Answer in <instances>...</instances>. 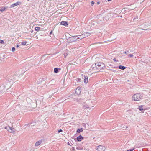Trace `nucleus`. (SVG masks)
Segmentation results:
<instances>
[{
    "label": "nucleus",
    "instance_id": "29",
    "mask_svg": "<svg viewBox=\"0 0 151 151\" xmlns=\"http://www.w3.org/2000/svg\"><path fill=\"white\" fill-rule=\"evenodd\" d=\"M15 48L14 47H12V52H14V51H15Z\"/></svg>",
    "mask_w": 151,
    "mask_h": 151
},
{
    "label": "nucleus",
    "instance_id": "25",
    "mask_svg": "<svg viewBox=\"0 0 151 151\" xmlns=\"http://www.w3.org/2000/svg\"><path fill=\"white\" fill-rule=\"evenodd\" d=\"M4 41L1 40L0 39V43L1 44H3L4 43Z\"/></svg>",
    "mask_w": 151,
    "mask_h": 151
},
{
    "label": "nucleus",
    "instance_id": "32",
    "mask_svg": "<svg viewBox=\"0 0 151 151\" xmlns=\"http://www.w3.org/2000/svg\"><path fill=\"white\" fill-rule=\"evenodd\" d=\"M63 131V130L62 129H59L58 131V133H60V132H62Z\"/></svg>",
    "mask_w": 151,
    "mask_h": 151
},
{
    "label": "nucleus",
    "instance_id": "8",
    "mask_svg": "<svg viewBox=\"0 0 151 151\" xmlns=\"http://www.w3.org/2000/svg\"><path fill=\"white\" fill-rule=\"evenodd\" d=\"M60 24L64 26H67L68 25V22L67 21H62L61 22Z\"/></svg>",
    "mask_w": 151,
    "mask_h": 151
},
{
    "label": "nucleus",
    "instance_id": "27",
    "mask_svg": "<svg viewBox=\"0 0 151 151\" xmlns=\"http://www.w3.org/2000/svg\"><path fill=\"white\" fill-rule=\"evenodd\" d=\"M83 107H84L85 108H89V106L88 105L84 106Z\"/></svg>",
    "mask_w": 151,
    "mask_h": 151
},
{
    "label": "nucleus",
    "instance_id": "23",
    "mask_svg": "<svg viewBox=\"0 0 151 151\" xmlns=\"http://www.w3.org/2000/svg\"><path fill=\"white\" fill-rule=\"evenodd\" d=\"M26 43L27 42L24 41L22 42L21 45H24L26 44Z\"/></svg>",
    "mask_w": 151,
    "mask_h": 151
},
{
    "label": "nucleus",
    "instance_id": "22",
    "mask_svg": "<svg viewBox=\"0 0 151 151\" xmlns=\"http://www.w3.org/2000/svg\"><path fill=\"white\" fill-rule=\"evenodd\" d=\"M76 149L77 150H83V148L80 147H76Z\"/></svg>",
    "mask_w": 151,
    "mask_h": 151
},
{
    "label": "nucleus",
    "instance_id": "13",
    "mask_svg": "<svg viewBox=\"0 0 151 151\" xmlns=\"http://www.w3.org/2000/svg\"><path fill=\"white\" fill-rule=\"evenodd\" d=\"M117 68H119V69L123 70L125 69L126 68V67L123 66L119 65L118 67Z\"/></svg>",
    "mask_w": 151,
    "mask_h": 151
},
{
    "label": "nucleus",
    "instance_id": "4",
    "mask_svg": "<svg viewBox=\"0 0 151 151\" xmlns=\"http://www.w3.org/2000/svg\"><path fill=\"white\" fill-rule=\"evenodd\" d=\"M95 65H97L98 68L100 69L103 68V67H104V64L102 62H98L95 63Z\"/></svg>",
    "mask_w": 151,
    "mask_h": 151
},
{
    "label": "nucleus",
    "instance_id": "36",
    "mask_svg": "<svg viewBox=\"0 0 151 151\" xmlns=\"http://www.w3.org/2000/svg\"><path fill=\"white\" fill-rule=\"evenodd\" d=\"M113 60H114V61H117V62H118V60H116L115 58H114V59H113Z\"/></svg>",
    "mask_w": 151,
    "mask_h": 151
},
{
    "label": "nucleus",
    "instance_id": "28",
    "mask_svg": "<svg viewBox=\"0 0 151 151\" xmlns=\"http://www.w3.org/2000/svg\"><path fill=\"white\" fill-rule=\"evenodd\" d=\"M134 149V148H133V149L128 150H127V151H132Z\"/></svg>",
    "mask_w": 151,
    "mask_h": 151
},
{
    "label": "nucleus",
    "instance_id": "7",
    "mask_svg": "<svg viewBox=\"0 0 151 151\" xmlns=\"http://www.w3.org/2000/svg\"><path fill=\"white\" fill-rule=\"evenodd\" d=\"M81 88L79 87H77L76 89V93H77L78 95L80 94L81 93Z\"/></svg>",
    "mask_w": 151,
    "mask_h": 151
},
{
    "label": "nucleus",
    "instance_id": "17",
    "mask_svg": "<svg viewBox=\"0 0 151 151\" xmlns=\"http://www.w3.org/2000/svg\"><path fill=\"white\" fill-rule=\"evenodd\" d=\"M68 53L67 51H64L63 53V55L64 56L65 58H66V56L68 55Z\"/></svg>",
    "mask_w": 151,
    "mask_h": 151
},
{
    "label": "nucleus",
    "instance_id": "11",
    "mask_svg": "<svg viewBox=\"0 0 151 151\" xmlns=\"http://www.w3.org/2000/svg\"><path fill=\"white\" fill-rule=\"evenodd\" d=\"M84 38L87 37L90 35V33L88 32L84 33L83 34Z\"/></svg>",
    "mask_w": 151,
    "mask_h": 151
},
{
    "label": "nucleus",
    "instance_id": "39",
    "mask_svg": "<svg viewBox=\"0 0 151 151\" xmlns=\"http://www.w3.org/2000/svg\"><path fill=\"white\" fill-rule=\"evenodd\" d=\"M72 149H73V150H75V148H74V147H72Z\"/></svg>",
    "mask_w": 151,
    "mask_h": 151
},
{
    "label": "nucleus",
    "instance_id": "16",
    "mask_svg": "<svg viewBox=\"0 0 151 151\" xmlns=\"http://www.w3.org/2000/svg\"><path fill=\"white\" fill-rule=\"evenodd\" d=\"M83 131V128H81V129H78L77 130V133H80Z\"/></svg>",
    "mask_w": 151,
    "mask_h": 151
},
{
    "label": "nucleus",
    "instance_id": "38",
    "mask_svg": "<svg viewBox=\"0 0 151 151\" xmlns=\"http://www.w3.org/2000/svg\"><path fill=\"white\" fill-rule=\"evenodd\" d=\"M100 2H99V1H98V2H97V4L98 5V4H100Z\"/></svg>",
    "mask_w": 151,
    "mask_h": 151
},
{
    "label": "nucleus",
    "instance_id": "2",
    "mask_svg": "<svg viewBox=\"0 0 151 151\" xmlns=\"http://www.w3.org/2000/svg\"><path fill=\"white\" fill-rule=\"evenodd\" d=\"M74 42H76L75 36H73L71 37H69L67 39V42L68 43H70Z\"/></svg>",
    "mask_w": 151,
    "mask_h": 151
},
{
    "label": "nucleus",
    "instance_id": "20",
    "mask_svg": "<svg viewBox=\"0 0 151 151\" xmlns=\"http://www.w3.org/2000/svg\"><path fill=\"white\" fill-rule=\"evenodd\" d=\"M5 7H2L0 9V11L1 12H3L5 10Z\"/></svg>",
    "mask_w": 151,
    "mask_h": 151
},
{
    "label": "nucleus",
    "instance_id": "37",
    "mask_svg": "<svg viewBox=\"0 0 151 151\" xmlns=\"http://www.w3.org/2000/svg\"><path fill=\"white\" fill-rule=\"evenodd\" d=\"M150 26V27H149V29H151V24L149 25Z\"/></svg>",
    "mask_w": 151,
    "mask_h": 151
},
{
    "label": "nucleus",
    "instance_id": "41",
    "mask_svg": "<svg viewBox=\"0 0 151 151\" xmlns=\"http://www.w3.org/2000/svg\"><path fill=\"white\" fill-rule=\"evenodd\" d=\"M33 30H32L31 31V33H32L33 32Z\"/></svg>",
    "mask_w": 151,
    "mask_h": 151
},
{
    "label": "nucleus",
    "instance_id": "19",
    "mask_svg": "<svg viewBox=\"0 0 151 151\" xmlns=\"http://www.w3.org/2000/svg\"><path fill=\"white\" fill-rule=\"evenodd\" d=\"M40 29V27H36L35 28V29L36 31H39Z\"/></svg>",
    "mask_w": 151,
    "mask_h": 151
},
{
    "label": "nucleus",
    "instance_id": "1",
    "mask_svg": "<svg viewBox=\"0 0 151 151\" xmlns=\"http://www.w3.org/2000/svg\"><path fill=\"white\" fill-rule=\"evenodd\" d=\"M142 98V96L139 93H137L134 95L132 97L133 100L134 101H139Z\"/></svg>",
    "mask_w": 151,
    "mask_h": 151
},
{
    "label": "nucleus",
    "instance_id": "43",
    "mask_svg": "<svg viewBox=\"0 0 151 151\" xmlns=\"http://www.w3.org/2000/svg\"><path fill=\"white\" fill-rule=\"evenodd\" d=\"M111 0H108V1H111Z\"/></svg>",
    "mask_w": 151,
    "mask_h": 151
},
{
    "label": "nucleus",
    "instance_id": "12",
    "mask_svg": "<svg viewBox=\"0 0 151 151\" xmlns=\"http://www.w3.org/2000/svg\"><path fill=\"white\" fill-rule=\"evenodd\" d=\"M84 83L86 84L88 83V77L86 76H84Z\"/></svg>",
    "mask_w": 151,
    "mask_h": 151
},
{
    "label": "nucleus",
    "instance_id": "35",
    "mask_svg": "<svg viewBox=\"0 0 151 151\" xmlns=\"http://www.w3.org/2000/svg\"><path fill=\"white\" fill-rule=\"evenodd\" d=\"M29 124H25L24 125V127H25H25H27V126H28Z\"/></svg>",
    "mask_w": 151,
    "mask_h": 151
},
{
    "label": "nucleus",
    "instance_id": "9",
    "mask_svg": "<svg viewBox=\"0 0 151 151\" xmlns=\"http://www.w3.org/2000/svg\"><path fill=\"white\" fill-rule=\"evenodd\" d=\"M83 139V137L81 135H80L77 137L76 139L78 141H81Z\"/></svg>",
    "mask_w": 151,
    "mask_h": 151
},
{
    "label": "nucleus",
    "instance_id": "3",
    "mask_svg": "<svg viewBox=\"0 0 151 151\" xmlns=\"http://www.w3.org/2000/svg\"><path fill=\"white\" fill-rule=\"evenodd\" d=\"M96 149L98 151H104L105 147L102 145H99L96 147Z\"/></svg>",
    "mask_w": 151,
    "mask_h": 151
},
{
    "label": "nucleus",
    "instance_id": "42",
    "mask_svg": "<svg viewBox=\"0 0 151 151\" xmlns=\"http://www.w3.org/2000/svg\"><path fill=\"white\" fill-rule=\"evenodd\" d=\"M52 31H51V32H50V34H52Z\"/></svg>",
    "mask_w": 151,
    "mask_h": 151
},
{
    "label": "nucleus",
    "instance_id": "5",
    "mask_svg": "<svg viewBox=\"0 0 151 151\" xmlns=\"http://www.w3.org/2000/svg\"><path fill=\"white\" fill-rule=\"evenodd\" d=\"M4 128L6 129L9 132L13 133H14L15 131L14 130V129H12V128L9 126L8 127H5Z\"/></svg>",
    "mask_w": 151,
    "mask_h": 151
},
{
    "label": "nucleus",
    "instance_id": "21",
    "mask_svg": "<svg viewBox=\"0 0 151 151\" xmlns=\"http://www.w3.org/2000/svg\"><path fill=\"white\" fill-rule=\"evenodd\" d=\"M79 38H80V39L81 40L82 39L84 38V37H83V36L82 35H79Z\"/></svg>",
    "mask_w": 151,
    "mask_h": 151
},
{
    "label": "nucleus",
    "instance_id": "44",
    "mask_svg": "<svg viewBox=\"0 0 151 151\" xmlns=\"http://www.w3.org/2000/svg\"><path fill=\"white\" fill-rule=\"evenodd\" d=\"M124 10V9H123L122 10V11H123Z\"/></svg>",
    "mask_w": 151,
    "mask_h": 151
},
{
    "label": "nucleus",
    "instance_id": "14",
    "mask_svg": "<svg viewBox=\"0 0 151 151\" xmlns=\"http://www.w3.org/2000/svg\"><path fill=\"white\" fill-rule=\"evenodd\" d=\"M142 105L140 106L139 107V109L140 111H141L142 112H144V109L142 108L143 107Z\"/></svg>",
    "mask_w": 151,
    "mask_h": 151
},
{
    "label": "nucleus",
    "instance_id": "24",
    "mask_svg": "<svg viewBox=\"0 0 151 151\" xmlns=\"http://www.w3.org/2000/svg\"><path fill=\"white\" fill-rule=\"evenodd\" d=\"M76 81H77V82H80L81 81V79L80 78H77V79H76Z\"/></svg>",
    "mask_w": 151,
    "mask_h": 151
},
{
    "label": "nucleus",
    "instance_id": "15",
    "mask_svg": "<svg viewBox=\"0 0 151 151\" xmlns=\"http://www.w3.org/2000/svg\"><path fill=\"white\" fill-rule=\"evenodd\" d=\"M76 42L78 41L79 40H80V39L79 37L78 36H75Z\"/></svg>",
    "mask_w": 151,
    "mask_h": 151
},
{
    "label": "nucleus",
    "instance_id": "40",
    "mask_svg": "<svg viewBox=\"0 0 151 151\" xmlns=\"http://www.w3.org/2000/svg\"><path fill=\"white\" fill-rule=\"evenodd\" d=\"M19 47V45H17L16 46V47Z\"/></svg>",
    "mask_w": 151,
    "mask_h": 151
},
{
    "label": "nucleus",
    "instance_id": "33",
    "mask_svg": "<svg viewBox=\"0 0 151 151\" xmlns=\"http://www.w3.org/2000/svg\"><path fill=\"white\" fill-rule=\"evenodd\" d=\"M83 126L84 127H86V125L85 123H83Z\"/></svg>",
    "mask_w": 151,
    "mask_h": 151
},
{
    "label": "nucleus",
    "instance_id": "18",
    "mask_svg": "<svg viewBox=\"0 0 151 151\" xmlns=\"http://www.w3.org/2000/svg\"><path fill=\"white\" fill-rule=\"evenodd\" d=\"M54 72L55 73H57L58 72V69L57 68H55L54 69Z\"/></svg>",
    "mask_w": 151,
    "mask_h": 151
},
{
    "label": "nucleus",
    "instance_id": "10",
    "mask_svg": "<svg viewBox=\"0 0 151 151\" xmlns=\"http://www.w3.org/2000/svg\"><path fill=\"white\" fill-rule=\"evenodd\" d=\"M42 142V140H40L37 142L35 144V146H39Z\"/></svg>",
    "mask_w": 151,
    "mask_h": 151
},
{
    "label": "nucleus",
    "instance_id": "26",
    "mask_svg": "<svg viewBox=\"0 0 151 151\" xmlns=\"http://www.w3.org/2000/svg\"><path fill=\"white\" fill-rule=\"evenodd\" d=\"M129 53V51H125L124 52V53L125 54H128V53Z\"/></svg>",
    "mask_w": 151,
    "mask_h": 151
},
{
    "label": "nucleus",
    "instance_id": "34",
    "mask_svg": "<svg viewBox=\"0 0 151 151\" xmlns=\"http://www.w3.org/2000/svg\"><path fill=\"white\" fill-rule=\"evenodd\" d=\"M111 71H112V72H116V70H113V69H111Z\"/></svg>",
    "mask_w": 151,
    "mask_h": 151
},
{
    "label": "nucleus",
    "instance_id": "30",
    "mask_svg": "<svg viewBox=\"0 0 151 151\" xmlns=\"http://www.w3.org/2000/svg\"><path fill=\"white\" fill-rule=\"evenodd\" d=\"M91 6H93L94 4V2L93 1H92L91 3Z\"/></svg>",
    "mask_w": 151,
    "mask_h": 151
},
{
    "label": "nucleus",
    "instance_id": "31",
    "mask_svg": "<svg viewBox=\"0 0 151 151\" xmlns=\"http://www.w3.org/2000/svg\"><path fill=\"white\" fill-rule=\"evenodd\" d=\"M128 56L129 57H132L133 56V55L132 54H129L128 55Z\"/></svg>",
    "mask_w": 151,
    "mask_h": 151
},
{
    "label": "nucleus",
    "instance_id": "6",
    "mask_svg": "<svg viewBox=\"0 0 151 151\" xmlns=\"http://www.w3.org/2000/svg\"><path fill=\"white\" fill-rule=\"evenodd\" d=\"M21 2L20 1H17V2L14 3L10 6V8H12L14 7L15 6L20 4Z\"/></svg>",
    "mask_w": 151,
    "mask_h": 151
}]
</instances>
